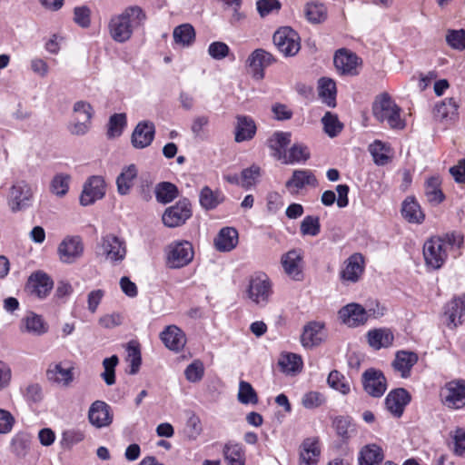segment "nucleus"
Returning <instances> with one entry per match:
<instances>
[{
	"label": "nucleus",
	"mask_w": 465,
	"mask_h": 465,
	"mask_svg": "<svg viewBox=\"0 0 465 465\" xmlns=\"http://www.w3.org/2000/svg\"><path fill=\"white\" fill-rule=\"evenodd\" d=\"M155 127L150 121L140 122L132 134V144L134 148L143 149L153 141Z\"/></svg>",
	"instance_id": "nucleus-19"
},
{
	"label": "nucleus",
	"mask_w": 465,
	"mask_h": 465,
	"mask_svg": "<svg viewBox=\"0 0 465 465\" xmlns=\"http://www.w3.org/2000/svg\"><path fill=\"white\" fill-rule=\"evenodd\" d=\"M327 382L332 389L339 391L342 394H348L350 392V384L346 378L338 371H332L330 372Z\"/></svg>",
	"instance_id": "nucleus-53"
},
{
	"label": "nucleus",
	"mask_w": 465,
	"mask_h": 465,
	"mask_svg": "<svg viewBox=\"0 0 465 465\" xmlns=\"http://www.w3.org/2000/svg\"><path fill=\"white\" fill-rule=\"evenodd\" d=\"M20 331L41 336L48 331V324L41 315L29 312L21 321Z\"/></svg>",
	"instance_id": "nucleus-24"
},
{
	"label": "nucleus",
	"mask_w": 465,
	"mask_h": 465,
	"mask_svg": "<svg viewBox=\"0 0 465 465\" xmlns=\"http://www.w3.org/2000/svg\"><path fill=\"white\" fill-rule=\"evenodd\" d=\"M272 293V283L265 273L259 272L251 277L247 294L252 302L259 306H265Z\"/></svg>",
	"instance_id": "nucleus-6"
},
{
	"label": "nucleus",
	"mask_w": 465,
	"mask_h": 465,
	"mask_svg": "<svg viewBox=\"0 0 465 465\" xmlns=\"http://www.w3.org/2000/svg\"><path fill=\"white\" fill-rule=\"evenodd\" d=\"M364 391L374 398L381 397L387 390V381L381 371L371 368L361 375Z\"/></svg>",
	"instance_id": "nucleus-12"
},
{
	"label": "nucleus",
	"mask_w": 465,
	"mask_h": 465,
	"mask_svg": "<svg viewBox=\"0 0 465 465\" xmlns=\"http://www.w3.org/2000/svg\"><path fill=\"white\" fill-rule=\"evenodd\" d=\"M318 181L311 170H294L292 177L286 182L285 187L292 194H297L306 185L317 186Z\"/></svg>",
	"instance_id": "nucleus-17"
},
{
	"label": "nucleus",
	"mask_w": 465,
	"mask_h": 465,
	"mask_svg": "<svg viewBox=\"0 0 465 465\" xmlns=\"http://www.w3.org/2000/svg\"><path fill=\"white\" fill-rule=\"evenodd\" d=\"M145 19V14L139 6H130L122 14L111 18L108 29L110 36L118 43H124L133 35L134 28Z\"/></svg>",
	"instance_id": "nucleus-1"
},
{
	"label": "nucleus",
	"mask_w": 465,
	"mask_h": 465,
	"mask_svg": "<svg viewBox=\"0 0 465 465\" xmlns=\"http://www.w3.org/2000/svg\"><path fill=\"white\" fill-rule=\"evenodd\" d=\"M46 378L51 382L67 387L74 380L73 368L64 367L61 362H52L46 370Z\"/></svg>",
	"instance_id": "nucleus-22"
},
{
	"label": "nucleus",
	"mask_w": 465,
	"mask_h": 465,
	"mask_svg": "<svg viewBox=\"0 0 465 465\" xmlns=\"http://www.w3.org/2000/svg\"><path fill=\"white\" fill-rule=\"evenodd\" d=\"M34 196L31 185L25 180L15 181L9 189L7 203L13 213L28 208Z\"/></svg>",
	"instance_id": "nucleus-4"
},
{
	"label": "nucleus",
	"mask_w": 465,
	"mask_h": 465,
	"mask_svg": "<svg viewBox=\"0 0 465 465\" xmlns=\"http://www.w3.org/2000/svg\"><path fill=\"white\" fill-rule=\"evenodd\" d=\"M369 344L375 350L387 348L393 342V333L389 329H375L367 334Z\"/></svg>",
	"instance_id": "nucleus-33"
},
{
	"label": "nucleus",
	"mask_w": 465,
	"mask_h": 465,
	"mask_svg": "<svg viewBox=\"0 0 465 465\" xmlns=\"http://www.w3.org/2000/svg\"><path fill=\"white\" fill-rule=\"evenodd\" d=\"M178 196L177 187L169 182H162L155 187L156 200L161 203H171Z\"/></svg>",
	"instance_id": "nucleus-44"
},
{
	"label": "nucleus",
	"mask_w": 465,
	"mask_h": 465,
	"mask_svg": "<svg viewBox=\"0 0 465 465\" xmlns=\"http://www.w3.org/2000/svg\"><path fill=\"white\" fill-rule=\"evenodd\" d=\"M204 369L200 361H194L187 366L184 371L186 379L191 382H196L202 380Z\"/></svg>",
	"instance_id": "nucleus-62"
},
{
	"label": "nucleus",
	"mask_w": 465,
	"mask_h": 465,
	"mask_svg": "<svg viewBox=\"0 0 465 465\" xmlns=\"http://www.w3.org/2000/svg\"><path fill=\"white\" fill-rule=\"evenodd\" d=\"M364 259L361 253L351 255L345 262V267L341 272L344 281L356 282L363 272Z\"/></svg>",
	"instance_id": "nucleus-25"
},
{
	"label": "nucleus",
	"mask_w": 465,
	"mask_h": 465,
	"mask_svg": "<svg viewBox=\"0 0 465 465\" xmlns=\"http://www.w3.org/2000/svg\"><path fill=\"white\" fill-rule=\"evenodd\" d=\"M321 224L318 217L305 216L301 223V232L302 235L316 236L320 233Z\"/></svg>",
	"instance_id": "nucleus-55"
},
{
	"label": "nucleus",
	"mask_w": 465,
	"mask_h": 465,
	"mask_svg": "<svg viewBox=\"0 0 465 465\" xmlns=\"http://www.w3.org/2000/svg\"><path fill=\"white\" fill-rule=\"evenodd\" d=\"M238 241L239 234L235 228L223 227L214 238V246L219 252H230L237 246Z\"/></svg>",
	"instance_id": "nucleus-26"
},
{
	"label": "nucleus",
	"mask_w": 465,
	"mask_h": 465,
	"mask_svg": "<svg viewBox=\"0 0 465 465\" xmlns=\"http://www.w3.org/2000/svg\"><path fill=\"white\" fill-rule=\"evenodd\" d=\"M105 194V182L102 176L94 175L88 178L83 186L80 204L88 206L102 199Z\"/></svg>",
	"instance_id": "nucleus-13"
},
{
	"label": "nucleus",
	"mask_w": 465,
	"mask_h": 465,
	"mask_svg": "<svg viewBox=\"0 0 465 465\" xmlns=\"http://www.w3.org/2000/svg\"><path fill=\"white\" fill-rule=\"evenodd\" d=\"M59 259L64 263H74L84 253V243L79 236H66L58 245Z\"/></svg>",
	"instance_id": "nucleus-11"
},
{
	"label": "nucleus",
	"mask_w": 465,
	"mask_h": 465,
	"mask_svg": "<svg viewBox=\"0 0 465 465\" xmlns=\"http://www.w3.org/2000/svg\"><path fill=\"white\" fill-rule=\"evenodd\" d=\"M323 325L319 322H310L304 326L301 336L302 344L304 347L319 345L324 339Z\"/></svg>",
	"instance_id": "nucleus-31"
},
{
	"label": "nucleus",
	"mask_w": 465,
	"mask_h": 465,
	"mask_svg": "<svg viewBox=\"0 0 465 465\" xmlns=\"http://www.w3.org/2000/svg\"><path fill=\"white\" fill-rule=\"evenodd\" d=\"M445 315L449 320L447 326L450 329H455L463 323L462 317L465 315V311L461 310L460 302L455 297L446 304Z\"/></svg>",
	"instance_id": "nucleus-38"
},
{
	"label": "nucleus",
	"mask_w": 465,
	"mask_h": 465,
	"mask_svg": "<svg viewBox=\"0 0 465 465\" xmlns=\"http://www.w3.org/2000/svg\"><path fill=\"white\" fill-rule=\"evenodd\" d=\"M446 41L452 48L462 50L465 48V30H450L446 35Z\"/></svg>",
	"instance_id": "nucleus-59"
},
{
	"label": "nucleus",
	"mask_w": 465,
	"mask_h": 465,
	"mask_svg": "<svg viewBox=\"0 0 465 465\" xmlns=\"http://www.w3.org/2000/svg\"><path fill=\"white\" fill-rule=\"evenodd\" d=\"M290 143L291 133L288 132H275L267 141L272 155L278 160L287 158L286 147Z\"/></svg>",
	"instance_id": "nucleus-27"
},
{
	"label": "nucleus",
	"mask_w": 465,
	"mask_h": 465,
	"mask_svg": "<svg viewBox=\"0 0 465 465\" xmlns=\"http://www.w3.org/2000/svg\"><path fill=\"white\" fill-rule=\"evenodd\" d=\"M374 162L378 165H385L390 161L389 152L390 148L381 141H375L370 145L369 148Z\"/></svg>",
	"instance_id": "nucleus-49"
},
{
	"label": "nucleus",
	"mask_w": 465,
	"mask_h": 465,
	"mask_svg": "<svg viewBox=\"0 0 465 465\" xmlns=\"http://www.w3.org/2000/svg\"><path fill=\"white\" fill-rule=\"evenodd\" d=\"M193 258V245L187 242H178L168 246L166 263L173 269L182 268Z\"/></svg>",
	"instance_id": "nucleus-9"
},
{
	"label": "nucleus",
	"mask_w": 465,
	"mask_h": 465,
	"mask_svg": "<svg viewBox=\"0 0 465 465\" xmlns=\"http://www.w3.org/2000/svg\"><path fill=\"white\" fill-rule=\"evenodd\" d=\"M201 206L205 210L215 209L224 201V195L220 191H213L209 186H204L199 195Z\"/></svg>",
	"instance_id": "nucleus-37"
},
{
	"label": "nucleus",
	"mask_w": 465,
	"mask_h": 465,
	"mask_svg": "<svg viewBox=\"0 0 465 465\" xmlns=\"http://www.w3.org/2000/svg\"><path fill=\"white\" fill-rule=\"evenodd\" d=\"M332 426L337 435L343 441L348 440L356 434V427L352 422V419L349 416H338L333 420Z\"/></svg>",
	"instance_id": "nucleus-36"
},
{
	"label": "nucleus",
	"mask_w": 465,
	"mask_h": 465,
	"mask_svg": "<svg viewBox=\"0 0 465 465\" xmlns=\"http://www.w3.org/2000/svg\"><path fill=\"white\" fill-rule=\"evenodd\" d=\"M69 181L70 176L68 174L59 173L54 175L50 184L51 192L59 197L65 195L69 189Z\"/></svg>",
	"instance_id": "nucleus-54"
},
{
	"label": "nucleus",
	"mask_w": 465,
	"mask_h": 465,
	"mask_svg": "<svg viewBox=\"0 0 465 465\" xmlns=\"http://www.w3.org/2000/svg\"><path fill=\"white\" fill-rule=\"evenodd\" d=\"M261 174V169L258 165H252L249 168L243 169L241 173V186L249 189L255 183V181Z\"/></svg>",
	"instance_id": "nucleus-56"
},
{
	"label": "nucleus",
	"mask_w": 465,
	"mask_h": 465,
	"mask_svg": "<svg viewBox=\"0 0 465 465\" xmlns=\"http://www.w3.org/2000/svg\"><path fill=\"white\" fill-rule=\"evenodd\" d=\"M91 11L87 6H76L74 9V21L79 26L87 28L91 24Z\"/></svg>",
	"instance_id": "nucleus-64"
},
{
	"label": "nucleus",
	"mask_w": 465,
	"mask_h": 465,
	"mask_svg": "<svg viewBox=\"0 0 465 465\" xmlns=\"http://www.w3.org/2000/svg\"><path fill=\"white\" fill-rule=\"evenodd\" d=\"M256 7L259 15L262 17H265L274 11L278 12L282 7V4L279 0H258Z\"/></svg>",
	"instance_id": "nucleus-61"
},
{
	"label": "nucleus",
	"mask_w": 465,
	"mask_h": 465,
	"mask_svg": "<svg viewBox=\"0 0 465 465\" xmlns=\"http://www.w3.org/2000/svg\"><path fill=\"white\" fill-rule=\"evenodd\" d=\"M325 401L324 396L319 391H309L302 399V404L306 409H315Z\"/></svg>",
	"instance_id": "nucleus-63"
},
{
	"label": "nucleus",
	"mask_w": 465,
	"mask_h": 465,
	"mask_svg": "<svg viewBox=\"0 0 465 465\" xmlns=\"http://www.w3.org/2000/svg\"><path fill=\"white\" fill-rule=\"evenodd\" d=\"M238 401L242 404H256L258 396L251 383L241 381L239 383V391L237 395Z\"/></svg>",
	"instance_id": "nucleus-51"
},
{
	"label": "nucleus",
	"mask_w": 465,
	"mask_h": 465,
	"mask_svg": "<svg viewBox=\"0 0 465 465\" xmlns=\"http://www.w3.org/2000/svg\"><path fill=\"white\" fill-rule=\"evenodd\" d=\"M417 361L418 356L416 353L401 351L396 353L392 366L396 371L401 372V377L407 378L410 375L411 368Z\"/></svg>",
	"instance_id": "nucleus-32"
},
{
	"label": "nucleus",
	"mask_w": 465,
	"mask_h": 465,
	"mask_svg": "<svg viewBox=\"0 0 465 465\" xmlns=\"http://www.w3.org/2000/svg\"><path fill=\"white\" fill-rule=\"evenodd\" d=\"M173 36L175 44L188 46L194 41L195 31L190 24H183L174 28Z\"/></svg>",
	"instance_id": "nucleus-43"
},
{
	"label": "nucleus",
	"mask_w": 465,
	"mask_h": 465,
	"mask_svg": "<svg viewBox=\"0 0 465 465\" xmlns=\"http://www.w3.org/2000/svg\"><path fill=\"white\" fill-rule=\"evenodd\" d=\"M401 108L391 95L384 92L375 97L372 114L380 123H386L392 129H403L405 121L401 117Z\"/></svg>",
	"instance_id": "nucleus-2"
},
{
	"label": "nucleus",
	"mask_w": 465,
	"mask_h": 465,
	"mask_svg": "<svg viewBox=\"0 0 465 465\" xmlns=\"http://www.w3.org/2000/svg\"><path fill=\"white\" fill-rule=\"evenodd\" d=\"M202 425L199 417L192 415L186 422L184 433L189 440H195L202 433Z\"/></svg>",
	"instance_id": "nucleus-60"
},
{
	"label": "nucleus",
	"mask_w": 465,
	"mask_h": 465,
	"mask_svg": "<svg viewBox=\"0 0 465 465\" xmlns=\"http://www.w3.org/2000/svg\"><path fill=\"white\" fill-rule=\"evenodd\" d=\"M318 94L322 102L328 107H336L337 88L336 84L332 79L327 77H322L319 79Z\"/></svg>",
	"instance_id": "nucleus-30"
},
{
	"label": "nucleus",
	"mask_w": 465,
	"mask_h": 465,
	"mask_svg": "<svg viewBox=\"0 0 465 465\" xmlns=\"http://www.w3.org/2000/svg\"><path fill=\"white\" fill-rule=\"evenodd\" d=\"M402 216L410 223H420L424 220V214L420 206L414 198L408 197L402 203Z\"/></svg>",
	"instance_id": "nucleus-41"
},
{
	"label": "nucleus",
	"mask_w": 465,
	"mask_h": 465,
	"mask_svg": "<svg viewBox=\"0 0 465 465\" xmlns=\"http://www.w3.org/2000/svg\"><path fill=\"white\" fill-rule=\"evenodd\" d=\"M304 15L310 23L321 24L327 18V8L321 3H308L304 6Z\"/></svg>",
	"instance_id": "nucleus-42"
},
{
	"label": "nucleus",
	"mask_w": 465,
	"mask_h": 465,
	"mask_svg": "<svg viewBox=\"0 0 465 465\" xmlns=\"http://www.w3.org/2000/svg\"><path fill=\"white\" fill-rule=\"evenodd\" d=\"M321 454L318 440L307 438L301 445L300 465H317Z\"/></svg>",
	"instance_id": "nucleus-28"
},
{
	"label": "nucleus",
	"mask_w": 465,
	"mask_h": 465,
	"mask_svg": "<svg viewBox=\"0 0 465 465\" xmlns=\"http://www.w3.org/2000/svg\"><path fill=\"white\" fill-rule=\"evenodd\" d=\"M311 156L308 147L302 143H294L289 150L285 163L306 162Z\"/></svg>",
	"instance_id": "nucleus-48"
},
{
	"label": "nucleus",
	"mask_w": 465,
	"mask_h": 465,
	"mask_svg": "<svg viewBox=\"0 0 465 465\" xmlns=\"http://www.w3.org/2000/svg\"><path fill=\"white\" fill-rule=\"evenodd\" d=\"M377 311L369 309L366 311L362 306L357 303H351L342 307L339 311L340 319L347 325L354 327L364 323L369 316L374 318L382 316L384 314V308H380L377 304Z\"/></svg>",
	"instance_id": "nucleus-5"
},
{
	"label": "nucleus",
	"mask_w": 465,
	"mask_h": 465,
	"mask_svg": "<svg viewBox=\"0 0 465 465\" xmlns=\"http://www.w3.org/2000/svg\"><path fill=\"white\" fill-rule=\"evenodd\" d=\"M223 455L228 465H244V452L239 444H226Z\"/></svg>",
	"instance_id": "nucleus-46"
},
{
	"label": "nucleus",
	"mask_w": 465,
	"mask_h": 465,
	"mask_svg": "<svg viewBox=\"0 0 465 465\" xmlns=\"http://www.w3.org/2000/svg\"><path fill=\"white\" fill-rule=\"evenodd\" d=\"M26 288L39 298H44L52 290L53 281L46 273L37 272L29 277Z\"/></svg>",
	"instance_id": "nucleus-21"
},
{
	"label": "nucleus",
	"mask_w": 465,
	"mask_h": 465,
	"mask_svg": "<svg viewBox=\"0 0 465 465\" xmlns=\"http://www.w3.org/2000/svg\"><path fill=\"white\" fill-rule=\"evenodd\" d=\"M256 134V124L253 119L246 115H237L235 124V137L237 143L252 139Z\"/></svg>",
	"instance_id": "nucleus-29"
},
{
	"label": "nucleus",
	"mask_w": 465,
	"mask_h": 465,
	"mask_svg": "<svg viewBox=\"0 0 465 465\" xmlns=\"http://www.w3.org/2000/svg\"><path fill=\"white\" fill-rule=\"evenodd\" d=\"M324 132L330 137H335L343 128V124L339 121L338 116L331 112H326L322 118Z\"/></svg>",
	"instance_id": "nucleus-47"
},
{
	"label": "nucleus",
	"mask_w": 465,
	"mask_h": 465,
	"mask_svg": "<svg viewBox=\"0 0 465 465\" xmlns=\"http://www.w3.org/2000/svg\"><path fill=\"white\" fill-rule=\"evenodd\" d=\"M302 255L300 250H291L282 256L281 262L285 273L295 281H302L303 273L302 271Z\"/></svg>",
	"instance_id": "nucleus-18"
},
{
	"label": "nucleus",
	"mask_w": 465,
	"mask_h": 465,
	"mask_svg": "<svg viewBox=\"0 0 465 465\" xmlns=\"http://www.w3.org/2000/svg\"><path fill=\"white\" fill-rule=\"evenodd\" d=\"M126 126L125 114H114L108 122L107 136L109 138L118 137L122 134L124 128Z\"/></svg>",
	"instance_id": "nucleus-50"
},
{
	"label": "nucleus",
	"mask_w": 465,
	"mask_h": 465,
	"mask_svg": "<svg viewBox=\"0 0 465 465\" xmlns=\"http://www.w3.org/2000/svg\"><path fill=\"white\" fill-rule=\"evenodd\" d=\"M441 396L444 404L449 408H462L465 405V381L454 380L447 382Z\"/></svg>",
	"instance_id": "nucleus-14"
},
{
	"label": "nucleus",
	"mask_w": 465,
	"mask_h": 465,
	"mask_svg": "<svg viewBox=\"0 0 465 465\" xmlns=\"http://www.w3.org/2000/svg\"><path fill=\"white\" fill-rule=\"evenodd\" d=\"M459 104L454 98H446L434 107V118L443 125L452 124L458 118Z\"/></svg>",
	"instance_id": "nucleus-16"
},
{
	"label": "nucleus",
	"mask_w": 465,
	"mask_h": 465,
	"mask_svg": "<svg viewBox=\"0 0 465 465\" xmlns=\"http://www.w3.org/2000/svg\"><path fill=\"white\" fill-rule=\"evenodd\" d=\"M272 60H248L246 64L247 73L257 80L262 79L264 76L263 70L271 64Z\"/></svg>",
	"instance_id": "nucleus-57"
},
{
	"label": "nucleus",
	"mask_w": 465,
	"mask_h": 465,
	"mask_svg": "<svg viewBox=\"0 0 465 465\" xmlns=\"http://www.w3.org/2000/svg\"><path fill=\"white\" fill-rule=\"evenodd\" d=\"M411 401L410 393L403 388L392 390L385 399L387 410L395 417H401L404 408Z\"/></svg>",
	"instance_id": "nucleus-20"
},
{
	"label": "nucleus",
	"mask_w": 465,
	"mask_h": 465,
	"mask_svg": "<svg viewBox=\"0 0 465 465\" xmlns=\"http://www.w3.org/2000/svg\"><path fill=\"white\" fill-rule=\"evenodd\" d=\"M423 256L428 267L440 269L447 259L446 244L440 237H433L428 240L423 246Z\"/></svg>",
	"instance_id": "nucleus-7"
},
{
	"label": "nucleus",
	"mask_w": 465,
	"mask_h": 465,
	"mask_svg": "<svg viewBox=\"0 0 465 465\" xmlns=\"http://www.w3.org/2000/svg\"><path fill=\"white\" fill-rule=\"evenodd\" d=\"M192 216L191 203L188 199H183L174 205L168 207L162 220L165 226L174 228L183 225Z\"/></svg>",
	"instance_id": "nucleus-10"
},
{
	"label": "nucleus",
	"mask_w": 465,
	"mask_h": 465,
	"mask_svg": "<svg viewBox=\"0 0 465 465\" xmlns=\"http://www.w3.org/2000/svg\"><path fill=\"white\" fill-rule=\"evenodd\" d=\"M333 64L341 75L354 76L359 74L362 60H333Z\"/></svg>",
	"instance_id": "nucleus-45"
},
{
	"label": "nucleus",
	"mask_w": 465,
	"mask_h": 465,
	"mask_svg": "<svg viewBox=\"0 0 465 465\" xmlns=\"http://www.w3.org/2000/svg\"><path fill=\"white\" fill-rule=\"evenodd\" d=\"M163 344L171 351H178L182 350L185 343L186 338L183 331L175 325H170L164 329L160 334Z\"/></svg>",
	"instance_id": "nucleus-23"
},
{
	"label": "nucleus",
	"mask_w": 465,
	"mask_h": 465,
	"mask_svg": "<svg viewBox=\"0 0 465 465\" xmlns=\"http://www.w3.org/2000/svg\"><path fill=\"white\" fill-rule=\"evenodd\" d=\"M273 43L284 55L293 56L301 48L299 35L288 26L282 27L274 33Z\"/></svg>",
	"instance_id": "nucleus-8"
},
{
	"label": "nucleus",
	"mask_w": 465,
	"mask_h": 465,
	"mask_svg": "<svg viewBox=\"0 0 465 465\" xmlns=\"http://www.w3.org/2000/svg\"><path fill=\"white\" fill-rule=\"evenodd\" d=\"M96 255L104 257L114 264L119 263L126 255L125 243L112 233L106 234L101 238L96 246Z\"/></svg>",
	"instance_id": "nucleus-3"
},
{
	"label": "nucleus",
	"mask_w": 465,
	"mask_h": 465,
	"mask_svg": "<svg viewBox=\"0 0 465 465\" xmlns=\"http://www.w3.org/2000/svg\"><path fill=\"white\" fill-rule=\"evenodd\" d=\"M112 408L104 401H94L88 411V420L95 428L101 429L112 424Z\"/></svg>",
	"instance_id": "nucleus-15"
},
{
	"label": "nucleus",
	"mask_w": 465,
	"mask_h": 465,
	"mask_svg": "<svg viewBox=\"0 0 465 465\" xmlns=\"http://www.w3.org/2000/svg\"><path fill=\"white\" fill-rule=\"evenodd\" d=\"M441 180L439 176L430 177L424 186V193L427 200L430 203L438 204L444 199V194L440 189Z\"/></svg>",
	"instance_id": "nucleus-40"
},
{
	"label": "nucleus",
	"mask_w": 465,
	"mask_h": 465,
	"mask_svg": "<svg viewBox=\"0 0 465 465\" xmlns=\"http://www.w3.org/2000/svg\"><path fill=\"white\" fill-rule=\"evenodd\" d=\"M278 364L284 373L296 374L302 370V361L300 355L286 352L281 354Z\"/></svg>",
	"instance_id": "nucleus-39"
},
{
	"label": "nucleus",
	"mask_w": 465,
	"mask_h": 465,
	"mask_svg": "<svg viewBox=\"0 0 465 465\" xmlns=\"http://www.w3.org/2000/svg\"><path fill=\"white\" fill-rule=\"evenodd\" d=\"M136 176L137 169L134 164H130L123 169L116 179L117 191L121 195L129 193Z\"/></svg>",
	"instance_id": "nucleus-34"
},
{
	"label": "nucleus",
	"mask_w": 465,
	"mask_h": 465,
	"mask_svg": "<svg viewBox=\"0 0 465 465\" xmlns=\"http://www.w3.org/2000/svg\"><path fill=\"white\" fill-rule=\"evenodd\" d=\"M383 460V451L376 444L363 447L360 452V465H380Z\"/></svg>",
	"instance_id": "nucleus-35"
},
{
	"label": "nucleus",
	"mask_w": 465,
	"mask_h": 465,
	"mask_svg": "<svg viewBox=\"0 0 465 465\" xmlns=\"http://www.w3.org/2000/svg\"><path fill=\"white\" fill-rule=\"evenodd\" d=\"M119 362V359L116 355H113L109 358H105L103 361L104 372L101 374L102 379L104 382L111 386L115 383V371L114 369Z\"/></svg>",
	"instance_id": "nucleus-52"
},
{
	"label": "nucleus",
	"mask_w": 465,
	"mask_h": 465,
	"mask_svg": "<svg viewBox=\"0 0 465 465\" xmlns=\"http://www.w3.org/2000/svg\"><path fill=\"white\" fill-rule=\"evenodd\" d=\"M128 361H130L129 373L136 374L142 363V357L140 349L137 346L129 344L127 347Z\"/></svg>",
	"instance_id": "nucleus-58"
}]
</instances>
